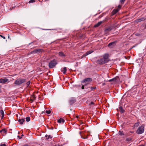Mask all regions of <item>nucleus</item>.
<instances>
[{
    "instance_id": "obj_5",
    "label": "nucleus",
    "mask_w": 146,
    "mask_h": 146,
    "mask_svg": "<svg viewBox=\"0 0 146 146\" xmlns=\"http://www.w3.org/2000/svg\"><path fill=\"white\" fill-rule=\"evenodd\" d=\"M108 62L107 60H106L103 58L98 59L97 62V63L98 64H102Z\"/></svg>"
},
{
    "instance_id": "obj_14",
    "label": "nucleus",
    "mask_w": 146,
    "mask_h": 146,
    "mask_svg": "<svg viewBox=\"0 0 146 146\" xmlns=\"http://www.w3.org/2000/svg\"><path fill=\"white\" fill-rule=\"evenodd\" d=\"M18 121L20 123V124L22 125L25 121V119L24 118L19 119H18Z\"/></svg>"
},
{
    "instance_id": "obj_28",
    "label": "nucleus",
    "mask_w": 146,
    "mask_h": 146,
    "mask_svg": "<svg viewBox=\"0 0 146 146\" xmlns=\"http://www.w3.org/2000/svg\"><path fill=\"white\" fill-rule=\"evenodd\" d=\"M26 120L27 122L29 121L30 120V118L29 117H27L26 118Z\"/></svg>"
},
{
    "instance_id": "obj_46",
    "label": "nucleus",
    "mask_w": 146,
    "mask_h": 146,
    "mask_svg": "<svg viewBox=\"0 0 146 146\" xmlns=\"http://www.w3.org/2000/svg\"><path fill=\"white\" fill-rule=\"evenodd\" d=\"M28 144H25V145H23V146H28Z\"/></svg>"
},
{
    "instance_id": "obj_22",
    "label": "nucleus",
    "mask_w": 146,
    "mask_h": 146,
    "mask_svg": "<svg viewBox=\"0 0 146 146\" xmlns=\"http://www.w3.org/2000/svg\"><path fill=\"white\" fill-rule=\"evenodd\" d=\"M2 133L3 134H6L7 133V130L5 129H3L0 130V133Z\"/></svg>"
},
{
    "instance_id": "obj_40",
    "label": "nucleus",
    "mask_w": 146,
    "mask_h": 146,
    "mask_svg": "<svg viewBox=\"0 0 146 146\" xmlns=\"http://www.w3.org/2000/svg\"><path fill=\"white\" fill-rule=\"evenodd\" d=\"M62 122L63 123H64L65 122V121L62 118Z\"/></svg>"
},
{
    "instance_id": "obj_24",
    "label": "nucleus",
    "mask_w": 146,
    "mask_h": 146,
    "mask_svg": "<svg viewBox=\"0 0 146 146\" xmlns=\"http://www.w3.org/2000/svg\"><path fill=\"white\" fill-rule=\"evenodd\" d=\"M132 139V138L131 137H127L126 139V141H129Z\"/></svg>"
},
{
    "instance_id": "obj_53",
    "label": "nucleus",
    "mask_w": 146,
    "mask_h": 146,
    "mask_svg": "<svg viewBox=\"0 0 146 146\" xmlns=\"http://www.w3.org/2000/svg\"><path fill=\"white\" fill-rule=\"evenodd\" d=\"M87 86H86V87H89V86L87 87Z\"/></svg>"
},
{
    "instance_id": "obj_51",
    "label": "nucleus",
    "mask_w": 146,
    "mask_h": 146,
    "mask_svg": "<svg viewBox=\"0 0 146 146\" xmlns=\"http://www.w3.org/2000/svg\"><path fill=\"white\" fill-rule=\"evenodd\" d=\"M24 136L23 135V134H22L21 135V136Z\"/></svg>"
},
{
    "instance_id": "obj_41",
    "label": "nucleus",
    "mask_w": 146,
    "mask_h": 146,
    "mask_svg": "<svg viewBox=\"0 0 146 146\" xmlns=\"http://www.w3.org/2000/svg\"><path fill=\"white\" fill-rule=\"evenodd\" d=\"M90 104H92V105H93V104H94V102H91L90 103Z\"/></svg>"
},
{
    "instance_id": "obj_39",
    "label": "nucleus",
    "mask_w": 146,
    "mask_h": 146,
    "mask_svg": "<svg viewBox=\"0 0 146 146\" xmlns=\"http://www.w3.org/2000/svg\"><path fill=\"white\" fill-rule=\"evenodd\" d=\"M0 146H7L5 144H1Z\"/></svg>"
},
{
    "instance_id": "obj_2",
    "label": "nucleus",
    "mask_w": 146,
    "mask_h": 146,
    "mask_svg": "<svg viewBox=\"0 0 146 146\" xmlns=\"http://www.w3.org/2000/svg\"><path fill=\"white\" fill-rule=\"evenodd\" d=\"M144 131V127L143 125L139 126L136 131V133L138 134H141L143 133Z\"/></svg>"
},
{
    "instance_id": "obj_1",
    "label": "nucleus",
    "mask_w": 146,
    "mask_h": 146,
    "mask_svg": "<svg viewBox=\"0 0 146 146\" xmlns=\"http://www.w3.org/2000/svg\"><path fill=\"white\" fill-rule=\"evenodd\" d=\"M26 82V79L19 78L15 80L14 84L16 86L20 85Z\"/></svg>"
},
{
    "instance_id": "obj_11",
    "label": "nucleus",
    "mask_w": 146,
    "mask_h": 146,
    "mask_svg": "<svg viewBox=\"0 0 146 146\" xmlns=\"http://www.w3.org/2000/svg\"><path fill=\"white\" fill-rule=\"evenodd\" d=\"M118 111H119L121 114L125 112V110L123 109L121 106H119V110L117 109Z\"/></svg>"
},
{
    "instance_id": "obj_23",
    "label": "nucleus",
    "mask_w": 146,
    "mask_h": 146,
    "mask_svg": "<svg viewBox=\"0 0 146 146\" xmlns=\"http://www.w3.org/2000/svg\"><path fill=\"white\" fill-rule=\"evenodd\" d=\"M45 137L47 139H51L52 138V137L50 135H46L45 136Z\"/></svg>"
},
{
    "instance_id": "obj_45",
    "label": "nucleus",
    "mask_w": 146,
    "mask_h": 146,
    "mask_svg": "<svg viewBox=\"0 0 146 146\" xmlns=\"http://www.w3.org/2000/svg\"><path fill=\"white\" fill-rule=\"evenodd\" d=\"M130 133H133V132H134V131H130Z\"/></svg>"
},
{
    "instance_id": "obj_7",
    "label": "nucleus",
    "mask_w": 146,
    "mask_h": 146,
    "mask_svg": "<svg viewBox=\"0 0 146 146\" xmlns=\"http://www.w3.org/2000/svg\"><path fill=\"white\" fill-rule=\"evenodd\" d=\"M92 81V79L91 78H85L81 81V83L82 84L85 83L86 82H91Z\"/></svg>"
},
{
    "instance_id": "obj_43",
    "label": "nucleus",
    "mask_w": 146,
    "mask_h": 146,
    "mask_svg": "<svg viewBox=\"0 0 146 146\" xmlns=\"http://www.w3.org/2000/svg\"><path fill=\"white\" fill-rule=\"evenodd\" d=\"M82 137V139H87V137Z\"/></svg>"
},
{
    "instance_id": "obj_3",
    "label": "nucleus",
    "mask_w": 146,
    "mask_h": 146,
    "mask_svg": "<svg viewBox=\"0 0 146 146\" xmlns=\"http://www.w3.org/2000/svg\"><path fill=\"white\" fill-rule=\"evenodd\" d=\"M44 51V50L42 49H36L34 50L31 51L29 53L30 54H39Z\"/></svg>"
},
{
    "instance_id": "obj_37",
    "label": "nucleus",
    "mask_w": 146,
    "mask_h": 146,
    "mask_svg": "<svg viewBox=\"0 0 146 146\" xmlns=\"http://www.w3.org/2000/svg\"><path fill=\"white\" fill-rule=\"evenodd\" d=\"M121 5H119L118 6V9H120L121 8Z\"/></svg>"
},
{
    "instance_id": "obj_10",
    "label": "nucleus",
    "mask_w": 146,
    "mask_h": 146,
    "mask_svg": "<svg viewBox=\"0 0 146 146\" xmlns=\"http://www.w3.org/2000/svg\"><path fill=\"white\" fill-rule=\"evenodd\" d=\"M9 80L6 78H1L0 79V83H4L7 82Z\"/></svg>"
},
{
    "instance_id": "obj_33",
    "label": "nucleus",
    "mask_w": 146,
    "mask_h": 146,
    "mask_svg": "<svg viewBox=\"0 0 146 146\" xmlns=\"http://www.w3.org/2000/svg\"><path fill=\"white\" fill-rule=\"evenodd\" d=\"M87 55H86V54H84L83 55L81 56V58H82L84 57Z\"/></svg>"
},
{
    "instance_id": "obj_49",
    "label": "nucleus",
    "mask_w": 146,
    "mask_h": 146,
    "mask_svg": "<svg viewBox=\"0 0 146 146\" xmlns=\"http://www.w3.org/2000/svg\"><path fill=\"white\" fill-rule=\"evenodd\" d=\"M81 132H79V133H80V134H81Z\"/></svg>"
},
{
    "instance_id": "obj_31",
    "label": "nucleus",
    "mask_w": 146,
    "mask_h": 146,
    "mask_svg": "<svg viewBox=\"0 0 146 146\" xmlns=\"http://www.w3.org/2000/svg\"><path fill=\"white\" fill-rule=\"evenodd\" d=\"M30 83H31V82H30V81H29L26 83V84L27 87H28L29 86Z\"/></svg>"
},
{
    "instance_id": "obj_50",
    "label": "nucleus",
    "mask_w": 146,
    "mask_h": 146,
    "mask_svg": "<svg viewBox=\"0 0 146 146\" xmlns=\"http://www.w3.org/2000/svg\"><path fill=\"white\" fill-rule=\"evenodd\" d=\"M43 30H47V29H42Z\"/></svg>"
},
{
    "instance_id": "obj_9",
    "label": "nucleus",
    "mask_w": 146,
    "mask_h": 146,
    "mask_svg": "<svg viewBox=\"0 0 146 146\" xmlns=\"http://www.w3.org/2000/svg\"><path fill=\"white\" fill-rule=\"evenodd\" d=\"M76 99L74 98H72L69 100V103L70 105H72L76 102Z\"/></svg>"
},
{
    "instance_id": "obj_18",
    "label": "nucleus",
    "mask_w": 146,
    "mask_h": 146,
    "mask_svg": "<svg viewBox=\"0 0 146 146\" xmlns=\"http://www.w3.org/2000/svg\"><path fill=\"white\" fill-rule=\"evenodd\" d=\"M102 21H100V22H98V23L97 24H96L95 25H94V27H98L99 26H100L102 24Z\"/></svg>"
},
{
    "instance_id": "obj_21",
    "label": "nucleus",
    "mask_w": 146,
    "mask_h": 146,
    "mask_svg": "<svg viewBox=\"0 0 146 146\" xmlns=\"http://www.w3.org/2000/svg\"><path fill=\"white\" fill-rule=\"evenodd\" d=\"M96 87H90V86H89L88 87V90L89 91H91L92 90H93L95 89H96Z\"/></svg>"
},
{
    "instance_id": "obj_17",
    "label": "nucleus",
    "mask_w": 146,
    "mask_h": 146,
    "mask_svg": "<svg viewBox=\"0 0 146 146\" xmlns=\"http://www.w3.org/2000/svg\"><path fill=\"white\" fill-rule=\"evenodd\" d=\"M0 113L1 115V119H2L4 116V112L3 110H0Z\"/></svg>"
},
{
    "instance_id": "obj_52",
    "label": "nucleus",
    "mask_w": 146,
    "mask_h": 146,
    "mask_svg": "<svg viewBox=\"0 0 146 146\" xmlns=\"http://www.w3.org/2000/svg\"><path fill=\"white\" fill-rule=\"evenodd\" d=\"M135 46H133V47H132V48H133V47H135Z\"/></svg>"
},
{
    "instance_id": "obj_30",
    "label": "nucleus",
    "mask_w": 146,
    "mask_h": 146,
    "mask_svg": "<svg viewBox=\"0 0 146 146\" xmlns=\"http://www.w3.org/2000/svg\"><path fill=\"white\" fill-rule=\"evenodd\" d=\"M45 112L48 114H50V113L51 111L50 110H46Z\"/></svg>"
},
{
    "instance_id": "obj_6",
    "label": "nucleus",
    "mask_w": 146,
    "mask_h": 146,
    "mask_svg": "<svg viewBox=\"0 0 146 146\" xmlns=\"http://www.w3.org/2000/svg\"><path fill=\"white\" fill-rule=\"evenodd\" d=\"M119 78L117 76L115 77L112 79L109 80V82H113V83H115L117 82L119 80Z\"/></svg>"
},
{
    "instance_id": "obj_19",
    "label": "nucleus",
    "mask_w": 146,
    "mask_h": 146,
    "mask_svg": "<svg viewBox=\"0 0 146 146\" xmlns=\"http://www.w3.org/2000/svg\"><path fill=\"white\" fill-rule=\"evenodd\" d=\"M59 56L61 57L65 56V55L62 52H60L58 53Z\"/></svg>"
},
{
    "instance_id": "obj_36",
    "label": "nucleus",
    "mask_w": 146,
    "mask_h": 146,
    "mask_svg": "<svg viewBox=\"0 0 146 146\" xmlns=\"http://www.w3.org/2000/svg\"><path fill=\"white\" fill-rule=\"evenodd\" d=\"M35 100V96H34L33 97V99H31V100L32 101L31 103Z\"/></svg>"
},
{
    "instance_id": "obj_47",
    "label": "nucleus",
    "mask_w": 146,
    "mask_h": 146,
    "mask_svg": "<svg viewBox=\"0 0 146 146\" xmlns=\"http://www.w3.org/2000/svg\"><path fill=\"white\" fill-rule=\"evenodd\" d=\"M33 43V42H31V43H29V45H30V44H31Z\"/></svg>"
},
{
    "instance_id": "obj_16",
    "label": "nucleus",
    "mask_w": 146,
    "mask_h": 146,
    "mask_svg": "<svg viewBox=\"0 0 146 146\" xmlns=\"http://www.w3.org/2000/svg\"><path fill=\"white\" fill-rule=\"evenodd\" d=\"M88 83H86L85 84L83 85L82 84H81V85H82V86L81 87V88L83 90L84 89V88L86 89H88V87H86V86L88 85Z\"/></svg>"
},
{
    "instance_id": "obj_38",
    "label": "nucleus",
    "mask_w": 146,
    "mask_h": 146,
    "mask_svg": "<svg viewBox=\"0 0 146 146\" xmlns=\"http://www.w3.org/2000/svg\"><path fill=\"white\" fill-rule=\"evenodd\" d=\"M0 36H1V37L3 38L4 39H5V37L3 36L2 35H0Z\"/></svg>"
},
{
    "instance_id": "obj_44",
    "label": "nucleus",
    "mask_w": 146,
    "mask_h": 146,
    "mask_svg": "<svg viewBox=\"0 0 146 146\" xmlns=\"http://www.w3.org/2000/svg\"><path fill=\"white\" fill-rule=\"evenodd\" d=\"M82 85H78L77 86V87H80Z\"/></svg>"
},
{
    "instance_id": "obj_48",
    "label": "nucleus",
    "mask_w": 146,
    "mask_h": 146,
    "mask_svg": "<svg viewBox=\"0 0 146 146\" xmlns=\"http://www.w3.org/2000/svg\"><path fill=\"white\" fill-rule=\"evenodd\" d=\"M44 113V112L43 111L42 112V114H43V113Z\"/></svg>"
},
{
    "instance_id": "obj_26",
    "label": "nucleus",
    "mask_w": 146,
    "mask_h": 146,
    "mask_svg": "<svg viewBox=\"0 0 146 146\" xmlns=\"http://www.w3.org/2000/svg\"><path fill=\"white\" fill-rule=\"evenodd\" d=\"M93 52V50H90L88 51L86 53V55H88L89 54Z\"/></svg>"
},
{
    "instance_id": "obj_29",
    "label": "nucleus",
    "mask_w": 146,
    "mask_h": 146,
    "mask_svg": "<svg viewBox=\"0 0 146 146\" xmlns=\"http://www.w3.org/2000/svg\"><path fill=\"white\" fill-rule=\"evenodd\" d=\"M36 0H30L29 1L28 3H34L35 2Z\"/></svg>"
},
{
    "instance_id": "obj_32",
    "label": "nucleus",
    "mask_w": 146,
    "mask_h": 146,
    "mask_svg": "<svg viewBox=\"0 0 146 146\" xmlns=\"http://www.w3.org/2000/svg\"><path fill=\"white\" fill-rule=\"evenodd\" d=\"M111 30H112L111 28L110 27H109V28H107V29H106V31H111Z\"/></svg>"
},
{
    "instance_id": "obj_34",
    "label": "nucleus",
    "mask_w": 146,
    "mask_h": 146,
    "mask_svg": "<svg viewBox=\"0 0 146 146\" xmlns=\"http://www.w3.org/2000/svg\"><path fill=\"white\" fill-rule=\"evenodd\" d=\"M125 0H120V2L122 4H123L125 2Z\"/></svg>"
},
{
    "instance_id": "obj_42",
    "label": "nucleus",
    "mask_w": 146,
    "mask_h": 146,
    "mask_svg": "<svg viewBox=\"0 0 146 146\" xmlns=\"http://www.w3.org/2000/svg\"><path fill=\"white\" fill-rule=\"evenodd\" d=\"M18 137L19 138V139H21L22 138V137H21L20 136H19V135H18Z\"/></svg>"
},
{
    "instance_id": "obj_15",
    "label": "nucleus",
    "mask_w": 146,
    "mask_h": 146,
    "mask_svg": "<svg viewBox=\"0 0 146 146\" xmlns=\"http://www.w3.org/2000/svg\"><path fill=\"white\" fill-rule=\"evenodd\" d=\"M146 19V18H145L144 17H142L140 19H137L136 20V21L137 22H140L141 21H144Z\"/></svg>"
},
{
    "instance_id": "obj_27",
    "label": "nucleus",
    "mask_w": 146,
    "mask_h": 146,
    "mask_svg": "<svg viewBox=\"0 0 146 146\" xmlns=\"http://www.w3.org/2000/svg\"><path fill=\"white\" fill-rule=\"evenodd\" d=\"M139 122H137V123H135L134 125V127H137L139 126Z\"/></svg>"
},
{
    "instance_id": "obj_13",
    "label": "nucleus",
    "mask_w": 146,
    "mask_h": 146,
    "mask_svg": "<svg viewBox=\"0 0 146 146\" xmlns=\"http://www.w3.org/2000/svg\"><path fill=\"white\" fill-rule=\"evenodd\" d=\"M119 10V9H114L112 12V15H114L116 14Z\"/></svg>"
},
{
    "instance_id": "obj_4",
    "label": "nucleus",
    "mask_w": 146,
    "mask_h": 146,
    "mask_svg": "<svg viewBox=\"0 0 146 146\" xmlns=\"http://www.w3.org/2000/svg\"><path fill=\"white\" fill-rule=\"evenodd\" d=\"M57 64L56 60L55 59H54L50 61L49 63V67L50 68H52L55 67Z\"/></svg>"
},
{
    "instance_id": "obj_8",
    "label": "nucleus",
    "mask_w": 146,
    "mask_h": 146,
    "mask_svg": "<svg viewBox=\"0 0 146 146\" xmlns=\"http://www.w3.org/2000/svg\"><path fill=\"white\" fill-rule=\"evenodd\" d=\"M116 42V41L110 42L108 44V46L110 48H112L115 45Z\"/></svg>"
},
{
    "instance_id": "obj_25",
    "label": "nucleus",
    "mask_w": 146,
    "mask_h": 146,
    "mask_svg": "<svg viewBox=\"0 0 146 146\" xmlns=\"http://www.w3.org/2000/svg\"><path fill=\"white\" fill-rule=\"evenodd\" d=\"M119 134L121 136L124 135V133L123 132V131H119Z\"/></svg>"
},
{
    "instance_id": "obj_20",
    "label": "nucleus",
    "mask_w": 146,
    "mask_h": 146,
    "mask_svg": "<svg viewBox=\"0 0 146 146\" xmlns=\"http://www.w3.org/2000/svg\"><path fill=\"white\" fill-rule=\"evenodd\" d=\"M61 71L62 72H63L64 74H65L67 71V69L66 67L63 68L62 69H61Z\"/></svg>"
},
{
    "instance_id": "obj_35",
    "label": "nucleus",
    "mask_w": 146,
    "mask_h": 146,
    "mask_svg": "<svg viewBox=\"0 0 146 146\" xmlns=\"http://www.w3.org/2000/svg\"><path fill=\"white\" fill-rule=\"evenodd\" d=\"M62 118H60L59 119H58L57 121L58 123H61L62 122Z\"/></svg>"
},
{
    "instance_id": "obj_12",
    "label": "nucleus",
    "mask_w": 146,
    "mask_h": 146,
    "mask_svg": "<svg viewBox=\"0 0 146 146\" xmlns=\"http://www.w3.org/2000/svg\"><path fill=\"white\" fill-rule=\"evenodd\" d=\"M103 58L106 60H107L108 62L110 60L109 58V55L108 54H105Z\"/></svg>"
}]
</instances>
